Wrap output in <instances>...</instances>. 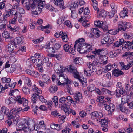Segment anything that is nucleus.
Wrapping results in <instances>:
<instances>
[{
  "instance_id": "nucleus-1",
  "label": "nucleus",
  "mask_w": 133,
  "mask_h": 133,
  "mask_svg": "<svg viewBox=\"0 0 133 133\" xmlns=\"http://www.w3.org/2000/svg\"><path fill=\"white\" fill-rule=\"evenodd\" d=\"M22 3H24V8L28 10L30 9L32 14L36 15L39 14L42 11V8L38 6L36 4H34L33 2H31L28 0H22Z\"/></svg>"
},
{
  "instance_id": "nucleus-2",
  "label": "nucleus",
  "mask_w": 133,
  "mask_h": 133,
  "mask_svg": "<svg viewBox=\"0 0 133 133\" xmlns=\"http://www.w3.org/2000/svg\"><path fill=\"white\" fill-rule=\"evenodd\" d=\"M35 124L34 121L32 118H27L22 119L21 124L19 126V128H21L25 132H28L31 131L30 127H34Z\"/></svg>"
},
{
  "instance_id": "nucleus-3",
  "label": "nucleus",
  "mask_w": 133,
  "mask_h": 133,
  "mask_svg": "<svg viewBox=\"0 0 133 133\" xmlns=\"http://www.w3.org/2000/svg\"><path fill=\"white\" fill-rule=\"evenodd\" d=\"M75 42L74 48H75L77 43H79L77 47V51L81 54L85 53V50L87 45L85 42L83 38H82L76 40Z\"/></svg>"
},
{
  "instance_id": "nucleus-4",
  "label": "nucleus",
  "mask_w": 133,
  "mask_h": 133,
  "mask_svg": "<svg viewBox=\"0 0 133 133\" xmlns=\"http://www.w3.org/2000/svg\"><path fill=\"white\" fill-rule=\"evenodd\" d=\"M107 52V50H104V49H101L96 50L93 51V53L95 55H99V58L103 61L106 64L108 63V57L104 55V53L105 52Z\"/></svg>"
},
{
  "instance_id": "nucleus-5",
  "label": "nucleus",
  "mask_w": 133,
  "mask_h": 133,
  "mask_svg": "<svg viewBox=\"0 0 133 133\" xmlns=\"http://www.w3.org/2000/svg\"><path fill=\"white\" fill-rule=\"evenodd\" d=\"M87 65L88 68L84 70V73L86 76H90L91 74L95 70L93 68V64L89 62L87 63Z\"/></svg>"
},
{
  "instance_id": "nucleus-6",
  "label": "nucleus",
  "mask_w": 133,
  "mask_h": 133,
  "mask_svg": "<svg viewBox=\"0 0 133 133\" xmlns=\"http://www.w3.org/2000/svg\"><path fill=\"white\" fill-rule=\"evenodd\" d=\"M39 98L40 100L43 103H46L47 102V101L44 98L43 96H39L36 92L32 94L31 97V101L34 103H36V101Z\"/></svg>"
},
{
  "instance_id": "nucleus-7",
  "label": "nucleus",
  "mask_w": 133,
  "mask_h": 133,
  "mask_svg": "<svg viewBox=\"0 0 133 133\" xmlns=\"http://www.w3.org/2000/svg\"><path fill=\"white\" fill-rule=\"evenodd\" d=\"M17 12L15 10H13L11 9L6 10L4 14L3 20L5 21L6 20L7 18L11 15H17Z\"/></svg>"
},
{
  "instance_id": "nucleus-8",
  "label": "nucleus",
  "mask_w": 133,
  "mask_h": 133,
  "mask_svg": "<svg viewBox=\"0 0 133 133\" xmlns=\"http://www.w3.org/2000/svg\"><path fill=\"white\" fill-rule=\"evenodd\" d=\"M104 105L105 110L108 111V115H111L112 113L114 111L115 106L114 105L112 104H111L110 105H109L106 104H104Z\"/></svg>"
},
{
  "instance_id": "nucleus-9",
  "label": "nucleus",
  "mask_w": 133,
  "mask_h": 133,
  "mask_svg": "<svg viewBox=\"0 0 133 133\" xmlns=\"http://www.w3.org/2000/svg\"><path fill=\"white\" fill-rule=\"evenodd\" d=\"M51 1L56 5L63 9L65 7L64 5V2L63 0H51Z\"/></svg>"
},
{
  "instance_id": "nucleus-10",
  "label": "nucleus",
  "mask_w": 133,
  "mask_h": 133,
  "mask_svg": "<svg viewBox=\"0 0 133 133\" xmlns=\"http://www.w3.org/2000/svg\"><path fill=\"white\" fill-rule=\"evenodd\" d=\"M128 24L129 23H127L126 22H124L121 24L119 25L118 28L117 29L118 32H119V31H125L127 28L128 27L129 28L128 25Z\"/></svg>"
},
{
  "instance_id": "nucleus-11",
  "label": "nucleus",
  "mask_w": 133,
  "mask_h": 133,
  "mask_svg": "<svg viewBox=\"0 0 133 133\" xmlns=\"http://www.w3.org/2000/svg\"><path fill=\"white\" fill-rule=\"evenodd\" d=\"M124 42L125 44H123V47H124L126 49H128L130 50H131L133 48V41L132 42H130L128 41H124Z\"/></svg>"
},
{
  "instance_id": "nucleus-12",
  "label": "nucleus",
  "mask_w": 133,
  "mask_h": 133,
  "mask_svg": "<svg viewBox=\"0 0 133 133\" xmlns=\"http://www.w3.org/2000/svg\"><path fill=\"white\" fill-rule=\"evenodd\" d=\"M31 2H34V4H36L40 8L43 7L45 5V1H42V0H33V1H30Z\"/></svg>"
},
{
  "instance_id": "nucleus-13",
  "label": "nucleus",
  "mask_w": 133,
  "mask_h": 133,
  "mask_svg": "<svg viewBox=\"0 0 133 133\" xmlns=\"http://www.w3.org/2000/svg\"><path fill=\"white\" fill-rule=\"evenodd\" d=\"M127 60L128 62L126 65V69L128 70L133 65V59L131 56H128L127 58Z\"/></svg>"
},
{
  "instance_id": "nucleus-14",
  "label": "nucleus",
  "mask_w": 133,
  "mask_h": 133,
  "mask_svg": "<svg viewBox=\"0 0 133 133\" xmlns=\"http://www.w3.org/2000/svg\"><path fill=\"white\" fill-rule=\"evenodd\" d=\"M124 40L123 39H120L119 41H115L114 43V46L115 47H123V44H125Z\"/></svg>"
},
{
  "instance_id": "nucleus-15",
  "label": "nucleus",
  "mask_w": 133,
  "mask_h": 133,
  "mask_svg": "<svg viewBox=\"0 0 133 133\" xmlns=\"http://www.w3.org/2000/svg\"><path fill=\"white\" fill-rule=\"evenodd\" d=\"M98 17H102L105 18L107 15V12L104 10H101L100 11H97Z\"/></svg>"
},
{
  "instance_id": "nucleus-16",
  "label": "nucleus",
  "mask_w": 133,
  "mask_h": 133,
  "mask_svg": "<svg viewBox=\"0 0 133 133\" xmlns=\"http://www.w3.org/2000/svg\"><path fill=\"white\" fill-rule=\"evenodd\" d=\"M124 74L122 71L118 69H115L113 70L112 74L115 77H118Z\"/></svg>"
},
{
  "instance_id": "nucleus-17",
  "label": "nucleus",
  "mask_w": 133,
  "mask_h": 133,
  "mask_svg": "<svg viewBox=\"0 0 133 133\" xmlns=\"http://www.w3.org/2000/svg\"><path fill=\"white\" fill-rule=\"evenodd\" d=\"M65 70L66 71H68L69 72L73 74L74 72H76L77 68L75 67L70 65Z\"/></svg>"
},
{
  "instance_id": "nucleus-18",
  "label": "nucleus",
  "mask_w": 133,
  "mask_h": 133,
  "mask_svg": "<svg viewBox=\"0 0 133 133\" xmlns=\"http://www.w3.org/2000/svg\"><path fill=\"white\" fill-rule=\"evenodd\" d=\"M58 76L60 77L61 79H63L64 81H61V82H63L64 84L65 83L66 84H70V83L71 81L68 79H66L67 77H66V78L63 75L61 74L59 75Z\"/></svg>"
},
{
  "instance_id": "nucleus-19",
  "label": "nucleus",
  "mask_w": 133,
  "mask_h": 133,
  "mask_svg": "<svg viewBox=\"0 0 133 133\" xmlns=\"http://www.w3.org/2000/svg\"><path fill=\"white\" fill-rule=\"evenodd\" d=\"M82 95L79 92L78 94H76L74 96V97L76 101L80 102L82 98Z\"/></svg>"
},
{
  "instance_id": "nucleus-20",
  "label": "nucleus",
  "mask_w": 133,
  "mask_h": 133,
  "mask_svg": "<svg viewBox=\"0 0 133 133\" xmlns=\"http://www.w3.org/2000/svg\"><path fill=\"white\" fill-rule=\"evenodd\" d=\"M50 27V25L49 24H48L46 26H41L39 27V29L40 30L42 31H43L44 30V29H45V32L46 33L49 34L50 33V31L49 30H48V29H46Z\"/></svg>"
},
{
  "instance_id": "nucleus-21",
  "label": "nucleus",
  "mask_w": 133,
  "mask_h": 133,
  "mask_svg": "<svg viewBox=\"0 0 133 133\" xmlns=\"http://www.w3.org/2000/svg\"><path fill=\"white\" fill-rule=\"evenodd\" d=\"M74 62L76 64L81 65L83 62V61L81 58L77 57L74 59Z\"/></svg>"
},
{
  "instance_id": "nucleus-22",
  "label": "nucleus",
  "mask_w": 133,
  "mask_h": 133,
  "mask_svg": "<svg viewBox=\"0 0 133 133\" xmlns=\"http://www.w3.org/2000/svg\"><path fill=\"white\" fill-rule=\"evenodd\" d=\"M8 51L10 52L12 51L14 49V44L13 42L12 43H9L8 44L7 46Z\"/></svg>"
},
{
  "instance_id": "nucleus-23",
  "label": "nucleus",
  "mask_w": 133,
  "mask_h": 133,
  "mask_svg": "<svg viewBox=\"0 0 133 133\" xmlns=\"http://www.w3.org/2000/svg\"><path fill=\"white\" fill-rule=\"evenodd\" d=\"M58 87L55 85H53L50 86L49 88V91L52 93H55L58 90Z\"/></svg>"
},
{
  "instance_id": "nucleus-24",
  "label": "nucleus",
  "mask_w": 133,
  "mask_h": 133,
  "mask_svg": "<svg viewBox=\"0 0 133 133\" xmlns=\"http://www.w3.org/2000/svg\"><path fill=\"white\" fill-rule=\"evenodd\" d=\"M12 25H8V27L9 28L10 30L14 32H16V31H18L19 29V28L18 27H15V26L13 27Z\"/></svg>"
},
{
  "instance_id": "nucleus-25",
  "label": "nucleus",
  "mask_w": 133,
  "mask_h": 133,
  "mask_svg": "<svg viewBox=\"0 0 133 133\" xmlns=\"http://www.w3.org/2000/svg\"><path fill=\"white\" fill-rule=\"evenodd\" d=\"M61 38H62L63 41L65 42H67L68 40L67 34H66L65 32H63L61 36Z\"/></svg>"
},
{
  "instance_id": "nucleus-26",
  "label": "nucleus",
  "mask_w": 133,
  "mask_h": 133,
  "mask_svg": "<svg viewBox=\"0 0 133 133\" xmlns=\"http://www.w3.org/2000/svg\"><path fill=\"white\" fill-rule=\"evenodd\" d=\"M2 36L4 38L6 39H11L12 38V37L10 36V33L7 31H4L2 33Z\"/></svg>"
},
{
  "instance_id": "nucleus-27",
  "label": "nucleus",
  "mask_w": 133,
  "mask_h": 133,
  "mask_svg": "<svg viewBox=\"0 0 133 133\" xmlns=\"http://www.w3.org/2000/svg\"><path fill=\"white\" fill-rule=\"evenodd\" d=\"M94 24L96 26L100 28H101L104 24L103 22L99 20L94 22Z\"/></svg>"
},
{
  "instance_id": "nucleus-28",
  "label": "nucleus",
  "mask_w": 133,
  "mask_h": 133,
  "mask_svg": "<svg viewBox=\"0 0 133 133\" xmlns=\"http://www.w3.org/2000/svg\"><path fill=\"white\" fill-rule=\"evenodd\" d=\"M13 43L14 44H21L22 43V39L20 37H16L14 40V42Z\"/></svg>"
},
{
  "instance_id": "nucleus-29",
  "label": "nucleus",
  "mask_w": 133,
  "mask_h": 133,
  "mask_svg": "<svg viewBox=\"0 0 133 133\" xmlns=\"http://www.w3.org/2000/svg\"><path fill=\"white\" fill-rule=\"evenodd\" d=\"M17 66L15 64H12L11 65V67L10 68V70L8 71V72L10 73H12L14 71H16Z\"/></svg>"
},
{
  "instance_id": "nucleus-30",
  "label": "nucleus",
  "mask_w": 133,
  "mask_h": 133,
  "mask_svg": "<svg viewBox=\"0 0 133 133\" xmlns=\"http://www.w3.org/2000/svg\"><path fill=\"white\" fill-rule=\"evenodd\" d=\"M124 36L125 39H131L133 37V35L131 33H125Z\"/></svg>"
},
{
  "instance_id": "nucleus-31",
  "label": "nucleus",
  "mask_w": 133,
  "mask_h": 133,
  "mask_svg": "<svg viewBox=\"0 0 133 133\" xmlns=\"http://www.w3.org/2000/svg\"><path fill=\"white\" fill-rule=\"evenodd\" d=\"M117 51H113L110 52L109 53L110 56L111 58L116 57L119 54L117 52Z\"/></svg>"
},
{
  "instance_id": "nucleus-32",
  "label": "nucleus",
  "mask_w": 133,
  "mask_h": 133,
  "mask_svg": "<svg viewBox=\"0 0 133 133\" xmlns=\"http://www.w3.org/2000/svg\"><path fill=\"white\" fill-rule=\"evenodd\" d=\"M19 91L18 89L12 90H10L9 94L15 96L18 94Z\"/></svg>"
},
{
  "instance_id": "nucleus-33",
  "label": "nucleus",
  "mask_w": 133,
  "mask_h": 133,
  "mask_svg": "<svg viewBox=\"0 0 133 133\" xmlns=\"http://www.w3.org/2000/svg\"><path fill=\"white\" fill-rule=\"evenodd\" d=\"M117 91H119L120 94L122 95H127L128 94V91H127L126 90H125L123 88L120 89H117Z\"/></svg>"
},
{
  "instance_id": "nucleus-34",
  "label": "nucleus",
  "mask_w": 133,
  "mask_h": 133,
  "mask_svg": "<svg viewBox=\"0 0 133 133\" xmlns=\"http://www.w3.org/2000/svg\"><path fill=\"white\" fill-rule=\"evenodd\" d=\"M119 32L117 29H113L110 30L109 31L108 33L112 35H115L117 34Z\"/></svg>"
},
{
  "instance_id": "nucleus-35",
  "label": "nucleus",
  "mask_w": 133,
  "mask_h": 133,
  "mask_svg": "<svg viewBox=\"0 0 133 133\" xmlns=\"http://www.w3.org/2000/svg\"><path fill=\"white\" fill-rule=\"evenodd\" d=\"M101 28L105 32H108L109 31L108 29V25L107 24H103Z\"/></svg>"
},
{
  "instance_id": "nucleus-36",
  "label": "nucleus",
  "mask_w": 133,
  "mask_h": 133,
  "mask_svg": "<svg viewBox=\"0 0 133 133\" xmlns=\"http://www.w3.org/2000/svg\"><path fill=\"white\" fill-rule=\"evenodd\" d=\"M16 99L17 101L18 102V103L20 104H22L23 103V101L24 99V98L22 97L21 98L20 96H16Z\"/></svg>"
},
{
  "instance_id": "nucleus-37",
  "label": "nucleus",
  "mask_w": 133,
  "mask_h": 133,
  "mask_svg": "<svg viewBox=\"0 0 133 133\" xmlns=\"http://www.w3.org/2000/svg\"><path fill=\"white\" fill-rule=\"evenodd\" d=\"M65 18V17L63 16L59 17L57 20V24H61L63 22Z\"/></svg>"
},
{
  "instance_id": "nucleus-38",
  "label": "nucleus",
  "mask_w": 133,
  "mask_h": 133,
  "mask_svg": "<svg viewBox=\"0 0 133 133\" xmlns=\"http://www.w3.org/2000/svg\"><path fill=\"white\" fill-rule=\"evenodd\" d=\"M17 15H15V16L13 18L11 19L9 23L11 25H15L16 23V19L17 18V16H16Z\"/></svg>"
},
{
  "instance_id": "nucleus-39",
  "label": "nucleus",
  "mask_w": 133,
  "mask_h": 133,
  "mask_svg": "<svg viewBox=\"0 0 133 133\" xmlns=\"http://www.w3.org/2000/svg\"><path fill=\"white\" fill-rule=\"evenodd\" d=\"M1 110L5 114L7 115L8 113H9L8 109L5 107H2L1 108Z\"/></svg>"
},
{
  "instance_id": "nucleus-40",
  "label": "nucleus",
  "mask_w": 133,
  "mask_h": 133,
  "mask_svg": "<svg viewBox=\"0 0 133 133\" xmlns=\"http://www.w3.org/2000/svg\"><path fill=\"white\" fill-rule=\"evenodd\" d=\"M92 47L91 45L88 44L87 45V47L85 51V53H88L92 51Z\"/></svg>"
},
{
  "instance_id": "nucleus-41",
  "label": "nucleus",
  "mask_w": 133,
  "mask_h": 133,
  "mask_svg": "<svg viewBox=\"0 0 133 133\" xmlns=\"http://www.w3.org/2000/svg\"><path fill=\"white\" fill-rule=\"evenodd\" d=\"M2 81V83H5L7 82L9 83L11 81V79L9 78H7L6 77H3L1 78Z\"/></svg>"
},
{
  "instance_id": "nucleus-42",
  "label": "nucleus",
  "mask_w": 133,
  "mask_h": 133,
  "mask_svg": "<svg viewBox=\"0 0 133 133\" xmlns=\"http://www.w3.org/2000/svg\"><path fill=\"white\" fill-rule=\"evenodd\" d=\"M49 79V77L45 75L42 76V81L44 83H47V81Z\"/></svg>"
},
{
  "instance_id": "nucleus-43",
  "label": "nucleus",
  "mask_w": 133,
  "mask_h": 133,
  "mask_svg": "<svg viewBox=\"0 0 133 133\" xmlns=\"http://www.w3.org/2000/svg\"><path fill=\"white\" fill-rule=\"evenodd\" d=\"M52 101L55 103V105L56 106H57L58 104V98L56 96H54L52 98Z\"/></svg>"
},
{
  "instance_id": "nucleus-44",
  "label": "nucleus",
  "mask_w": 133,
  "mask_h": 133,
  "mask_svg": "<svg viewBox=\"0 0 133 133\" xmlns=\"http://www.w3.org/2000/svg\"><path fill=\"white\" fill-rule=\"evenodd\" d=\"M22 108H17V109L16 110L14 108L12 109L10 111V112H12V113H13V112H15L16 113V114H18V112H19L21 110H22Z\"/></svg>"
},
{
  "instance_id": "nucleus-45",
  "label": "nucleus",
  "mask_w": 133,
  "mask_h": 133,
  "mask_svg": "<svg viewBox=\"0 0 133 133\" xmlns=\"http://www.w3.org/2000/svg\"><path fill=\"white\" fill-rule=\"evenodd\" d=\"M64 107L65 109L66 108L67 109V110L69 112L71 113H72V114L74 115H75L76 114V113L75 111L74 110L71 109H68V106L66 105V104L64 106Z\"/></svg>"
},
{
  "instance_id": "nucleus-46",
  "label": "nucleus",
  "mask_w": 133,
  "mask_h": 133,
  "mask_svg": "<svg viewBox=\"0 0 133 133\" xmlns=\"http://www.w3.org/2000/svg\"><path fill=\"white\" fill-rule=\"evenodd\" d=\"M63 54V52L61 51H59L57 54H55V57L58 60H59L61 59Z\"/></svg>"
},
{
  "instance_id": "nucleus-47",
  "label": "nucleus",
  "mask_w": 133,
  "mask_h": 133,
  "mask_svg": "<svg viewBox=\"0 0 133 133\" xmlns=\"http://www.w3.org/2000/svg\"><path fill=\"white\" fill-rule=\"evenodd\" d=\"M72 74L74 76V77L76 79L79 80L80 79V77L79 76V73L76 70V72H74Z\"/></svg>"
},
{
  "instance_id": "nucleus-48",
  "label": "nucleus",
  "mask_w": 133,
  "mask_h": 133,
  "mask_svg": "<svg viewBox=\"0 0 133 133\" xmlns=\"http://www.w3.org/2000/svg\"><path fill=\"white\" fill-rule=\"evenodd\" d=\"M31 59L33 63H37L38 64H39V63H38V62L40 61V60L38 59V58H35L34 57H31Z\"/></svg>"
},
{
  "instance_id": "nucleus-49",
  "label": "nucleus",
  "mask_w": 133,
  "mask_h": 133,
  "mask_svg": "<svg viewBox=\"0 0 133 133\" xmlns=\"http://www.w3.org/2000/svg\"><path fill=\"white\" fill-rule=\"evenodd\" d=\"M89 91L92 92L94 91L95 89V85L93 84H90L89 85V87L88 88Z\"/></svg>"
},
{
  "instance_id": "nucleus-50",
  "label": "nucleus",
  "mask_w": 133,
  "mask_h": 133,
  "mask_svg": "<svg viewBox=\"0 0 133 133\" xmlns=\"http://www.w3.org/2000/svg\"><path fill=\"white\" fill-rule=\"evenodd\" d=\"M129 99L128 98H125L124 96H123L122 98V102L123 104L127 103V104L129 102Z\"/></svg>"
},
{
  "instance_id": "nucleus-51",
  "label": "nucleus",
  "mask_w": 133,
  "mask_h": 133,
  "mask_svg": "<svg viewBox=\"0 0 133 133\" xmlns=\"http://www.w3.org/2000/svg\"><path fill=\"white\" fill-rule=\"evenodd\" d=\"M51 114L52 115L54 116L55 117H58L61 116L57 111H52L51 112Z\"/></svg>"
},
{
  "instance_id": "nucleus-52",
  "label": "nucleus",
  "mask_w": 133,
  "mask_h": 133,
  "mask_svg": "<svg viewBox=\"0 0 133 133\" xmlns=\"http://www.w3.org/2000/svg\"><path fill=\"white\" fill-rule=\"evenodd\" d=\"M55 50L54 47H50L48 48L47 51L49 54L54 53L55 52Z\"/></svg>"
},
{
  "instance_id": "nucleus-53",
  "label": "nucleus",
  "mask_w": 133,
  "mask_h": 133,
  "mask_svg": "<svg viewBox=\"0 0 133 133\" xmlns=\"http://www.w3.org/2000/svg\"><path fill=\"white\" fill-rule=\"evenodd\" d=\"M34 88H33V91H34V92H37V93L38 94H41L42 93V91L41 90H39L38 88L37 87H36L35 85H34Z\"/></svg>"
},
{
  "instance_id": "nucleus-54",
  "label": "nucleus",
  "mask_w": 133,
  "mask_h": 133,
  "mask_svg": "<svg viewBox=\"0 0 133 133\" xmlns=\"http://www.w3.org/2000/svg\"><path fill=\"white\" fill-rule=\"evenodd\" d=\"M101 126H103V125L105 126H108V121H107L106 120L103 119L101 120Z\"/></svg>"
},
{
  "instance_id": "nucleus-55",
  "label": "nucleus",
  "mask_w": 133,
  "mask_h": 133,
  "mask_svg": "<svg viewBox=\"0 0 133 133\" xmlns=\"http://www.w3.org/2000/svg\"><path fill=\"white\" fill-rule=\"evenodd\" d=\"M22 90L24 93L26 94H29L30 93L29 89L26 87H24L23 88Z\"/></svg>"
},
{
  "instance_id": "nucleus-56",
  "label": "nucleus",
  "mask_w": 133,
  "mask_h": 133,
  "mask_svg": "<svg viewBox=\"0 0 133 133\" xmlns=\"http://www.w3.org/2000/svg\"><path fill=\"white\" fill-rule=\"evenodd\" d=\"M125 89L127 91H128H128H130L132 90L133 87H132V85L130 86L128 84H126L125 85Z\"/></svg>"
},
{
  "instance_id": "nucleus-57",
  "label": "nucleus",
  "mask_w": 133,
  "mask_h": 133,
  "mask_svg": "<svg viewBox=\"0 0 133 133\" xmlns=\"http://www.w3.org/2000/svg\"><path fill=\"white\" fill-rule=\"evenodd\" d=\"M63 48L64 50L65 51V52H66L68 51L71 48V46L67 44H65L63 46Z\"/></svg>"
},
{
  "instance_id": "nucleus-58",
  "label": "nucleus",
  "mask_w": 133,
  "mask_h": 133,
  "mask_svg": "<svg viewBox=\"0 0 133 133\" xmlns=\"http://www.w3.org/2000/svg\"><path fill=\"white\" fill-rule=\"evenodd\" d=\"M18 12L17 13V15L18 14H23L25 13V11L24 9L22 8L19 7L18 8Z\"/></svg>"
},
{
  "instance_id": "nucleus-59",
  "label": "nucleus",
  "mask_w": 133,
  "mask_h": 133,
  "mask_svg": "<svg viewBox=\"0 0 133 133\" xmlns=\"http://www.w3.org/2000/svg\"><path fill=\"white\" fill-rule=\"evenodd\" d=\"M101 90L103 94H108L110 92L109 90L104 88H102L101 89Z\"/></svg>"
},
{
  "instance_id": "nucleus-60",
  "label": "nucleus",
  "mask_w": 133,
  "mask_h": 133,
  "mask_svg": "<svg viewBox=\"0 0 133 133\" xmlns=\"http://www.w3.org/2000/svg\"><path fill=\"white\" fill-rule=\"evenodd\" d=\"M119 63L121 66V69L122 70H127L126 69V65H125L124 62H119Z\"/></svg>"
},
{
  "instance_id": "nucleus-61",
  "label": "nucleus",
  "mask_w": 133,
  "mask_h": 133,
  "mask_svg": "<svg viewBox=\"0 0 133 133\" xmlns=\"http://www.w3.org/2000/svg\"><path fill=\"white\" fill-rule=\"evenodd\" d=\"M11 7H12V8H11L13 10H14V9H18V8L19 7V4L18 3H15L13 6H11L10 5Z\"/></svg>"
},
{
  "instance_id": "nucleus-62",
  "label": "nucleus",
  "mask_w": 133,
  "mask_h": 133,
  "mask_svg": "<svg viewBox=\"0 0 133 133\" xmlns=\"http://www.w3.org/2000/svg\"><path fill=\"white\" fill-rule=\"evenodd\" d=\"M119 109L122 112H123L126 108L122 104H119Z\"/></svg>"
},
{
  "instance_id": "nucleus-63",
  "label": "nucleus",
  "mask_w": 133,
  "mask_h": 133,
  "mask_svg": "<svg viewBox=\"0 0 133 133\" xmlns=\"http://www.w3.org/2000/svg\"><path fill=\"white\" fill-rule=\"evenodd\" d=\"M62 33L63 31H61L59 32H57L54 34V36L56 38H58L60 36H61Z\"/></svg>"
},
{
  "instance_id": "nucleus-64",
  "label": "nucleus",
  "mask_w": 133,
  "mask_h": 133,
  "mask_svg": "<svg viewBox=\"0 0 133 133\" xmlns=\"http://www.w3.org/2000/svg\"><path fill=\"white\" fill-rule=\"evenodd\" d=\"M64 24H65L67 26L69 27H71L72 26L71 25V23L70 22L69 20L66 21L64 22Z\"/></svg>"
}]
</instances>
